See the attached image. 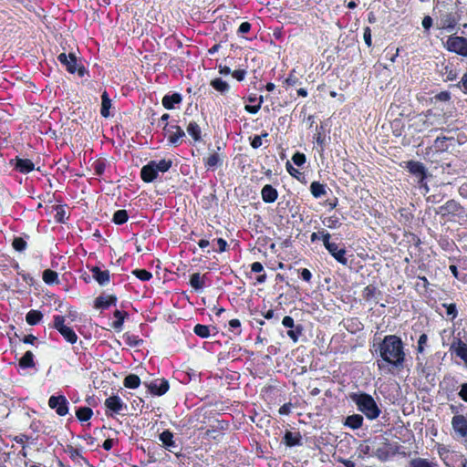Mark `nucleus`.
Returning <instances> with one entry per match:
<instances>
[{"mask_svg":"<svg viewBox=\"0 0 467 467\" xmlns=\"http://www.w3.org/2000/svg\"><path fill=\"white\" fill-rule=\"evenodd\" d=\"M379 351L382 358V361L377 362L379 369L384 368L385 365L383 362L389 363L395 368L403 367L405 353L402 341L399 337L395 335L386 336L379 344Z\"/></svg>","mask_w":467,"mask_h":467,"instance_id":"1","label":"nucleus"},{"mask_svg":"<svg viewBox=\"0 0 467 467\" xmlns=\"http://www.w3.org/2000/svg\"><path fill=\"white\" fill-rule=\"evenodd\" d=\"M350 398L358 406V410L364 413L368 420H375L379 416L380 410L370 395L366 393H354Z\"/></svg>","mask_w":467,"mask_h":467,"instance_id":"2","label":"nucleus"},{"mask_svg":"<svg viewBox=\"0 0 467 467\" xmlns=\"http://www.w3.org/2000/svg\"><path fill=\"white\" fill-rule=\"evenodd\" d=\"M172 165L171 160L151 161L143 166L140 171V177L145 182H151L158 176V172H166Z\"/></svg>","mask_w":467,"mask_h":467,"instance_id":"3","label":"nucleus"},{"mask_svg":"<svg viewBox=\"0 0 467 467\" xmlns=\"http://www.w3.org/2000/svg\"><path fill=\"white\" fill-rule=\"evenodd\" d=\"M322 240L325 247L328 250L331 255L340 264L346 265L348 259L345 256L346 249L344 246H339L337 244L330 241V235H311V241Z\"/></svg>","mask_w":467,"mask_h":467,"instance_id":"4","label":"nucleus"},{"mask_svg":"<svg viewBox=\"0 0 467 467\" xmlns=\"http://www.w3.org/2000/svg\"><path fill=\"white\" fill-rule=\"evenodd\" d=\"M447 50L467 57V38L458 36H451L445 43Z\"/></svg>","mask_w":467,"mask_h":467,"instance_id":"5","label":"nucleus"},{"mask_svg":"<svg viewBox=\"0 0 467 467\" xmlns=\"http://www.w3.org/2000/svg\"><path fill=\"white\" fill-rule=\"evenodd\" d=\"M451 427L458 438L467 441V418L465 416H453L451 419Z\"/></svg>","mask_w":467,"mask_h":467,"instance_id":"6","label":"nucleus"},{"mask_svg":"<svg viewBox=\"0 0 467 467\" xmlns=\"http://www.w3.org/2000/svg\"><path fill=\"white\" fill-rule=\"evenodd\" d=\"M48 406L56 410L59 416H65L68 412L67 400L65 396H51L48 400Z\"/></svg>","mask_w":467,"mask_h":467,"instance_id":"7","label":"nucleus"},{"mask_svg":"<svg viewBox=\"0 0 467 467\" xmlns=\"http://www.w3.org/2000/svg\"><path fill=\"white\" fill-rule=\"evenodd\" d=\"M458 23V17L455 13L443 12L440 14L439 25L440 28L452 31Z\"/></svg>","mask_w":467,"mask_h":467,"instance_id":"8","label":"nucleus"},{"mask_svg":"<svg viewBox=\"0 0 467 467\" xmlns=\"http://www.w3.org/2000/svg\"><path fill=\"white\" fill-rule=\"evenodd\" d=\"M164 131L168 136V140L172 145H177L181 141V140L185 137L184 130L180 126H171L168 127V124L165 123Z\"/></svg>","mask_w":467,"mask_h":467,"instance_id":"9","label":"nucleus"},{"mask_svg":"<svg viewBox=\"0 0 467 467\" xmlns=\"http://www.w3.org/2000/svg\"><path fill=\"white\" fill-rule=\"evenodd\" d=\"M57 59L66 67L68 72L74 73L77 71V57L74 54L67 55L66 53H61L58 55Z\"/></svg>","mask_w":467,"mask_h":467,"instance_id":"10","label":"nucleus"},{"mask_svg":"<svg viewBox=\"0 0 467 467\" xmlns=\"http://www.w3.org/2000/svg\"><path fill=\"white\" fill-rule=\"evenodd\" d=\"M467 365V345L460 338L454 339L450 348Z\"/></svg>","mask_w":467,"mask_h":467,"instance_id":"11","label":"nucleus"},{"mask_svg":"<svg viewBox=\"0 0 467 467\" xmlns=\"http://www.w3.org/2000/svg\"><path fill=\"white\" fill-rule=\"evenodd\" d=\"M407 168L410 172L414 174L419 178V182L422 184L425 176H426V169L424 165L419 161H409L407 164Z\"/></svg>","mask_w":467,"mask_h":467,"instance_id":"12","label":"nucleus"},{"mask_svg":"<svg viewBox=\"0 0 467 467\" xmlns=\"http://www.w3.org/2000/svg\"><path fill=\"white\" fill-rule=\"evenodd\" d=\"M440 73L445 81L454 80L458 76L457 69L452 65L445 63L441 64Z\"/></svg>","mask_w":467,"mask_h":467,"instance_id":"13","label":"nucleus"},{"mask_svg":"<svg viewBox=\"0 0 467 467\" xmlns=\"http://www.w3.org/2000/svg\"><path fill=\"white\" fill-rule=\"evenodd\" d=\"M93 278L100 285H106L109 282V272L108 270L101 271L99 267L94 266L91 269Z\"/></svg>","mask_w":467,"mask_h":467,"instance_id":"14","label":"nucleus"},{"mask_svg":"<svg viewBox=\"0 0 467 467\" xmlns=\"http://www.w3.org/2000/svg\"><path fill=\"white\" fill-rule=\"evenodd\" d=\"M262 199L265 202H274L278 196L277 191L270 184H266L261 191Z\"/></svg>","mask_w":467,"mask_h":467,"instance_id":"15","label":"nucleus"},{"mask_svg":"<svg viewBox=\"0 0 467 467\" xmlns=\"http://www.w3.org/2000/svg\"><path fill=\"white\" fill-rule=\"evenodd\" d=\"M105 405L116 413H119L123 408V403L118 396H110L106 399Z\"/></svg>","mask_w":467,"mask_h":467,"instance_id":"16","label":"nucleus"},{"mask_svg":"<svg viewBox=\"0 0 467 467\" xmlns=\"http://www.w3.org/2000/svg\"><path fill=\"white\" fill-rule=\"evenodd\" d=\"M16 168L22 173H27L35 169V165L28 159L16 158Z\"/></svg>","mask_w":467,"mask_h":467,"instance_id":"17","label":"nucleus"},{"mask_svg":"<svg viewBox=\"0 0 467 467\" xmlns=\"http://www.w3.org/2000/svg\"><path fill=\"white\" fill-rule=\"evenodd\" d=\"M149 389L151 393L161 396L165 394L169 389V382L165 379H161L160 384L150 383Z\"/></svg>","mask_w":467,"mask_h":467,"instance_id":"18","label":"nucleus"},{"mask_svg":"<svg viewBox=\"0 0 467 467\" xmlns=\"http://www.w3.org/2000/svg\"><path fill=\"white\" fill-rule=\"evenodd\" d=\"M182 102V96L179 93H173L172 95H166L162 99V105L167 109L174 108V104Z\"/></svg>","mask_w":467,"mask_h":467,"instance_id":"19","label":"nucleus"},{"mask_svg":"<svg viewBox=\"0 0 467 467\" xmlns=\"http://www.w3.org/2000/svg\"><path fill=\"white\" fill-rule=\"evenodd\" d=\"M363 417L359 414H353L348 416L345 420L344 424L352 430H357L362 426Z\"/></svg>","mask_w":467,"mask_h":467,"instance_id":"20","label":"nucleus"},{"mask_svg":"<svg viewBox=\"0 0 467 467\" xmlns=\"http://www.w3.org/2000/svg\"><path fill=\"white\" fill-rule=\"evenodd\" d=\"M117 298L115 296L109 295L107 296H99L96 298L95 301V307L96 308H107L111 304H115Z\"/></svg>","mask_w":467,"mask_h":467,"instance_id":"21","label":"nucleus"},{"mask_svg":"<svg viewBox=\"0 0 467 467\" xmlns=\"http://www.w3.org/2000/svg\"><path fill=\"white\" fill-rule=\"evenodd\" d=\"M160 440L162 444L170 451L171 448L175 447V442L173 441V434L170 431H165L160 434Z\"/></svg>","mask_w":467,"mask_h":467,"instance_id":"22","label":"nucleus"},{"mask_svg":"<svg viewBox=\"0 0 467 467\" xmlns=\"http://www.w3.org/2000/svg\"><path fill=\"white\" fill-rule=\"evenodd\" d=\"M459 209V204L455 202V201H449L445 203V205L443 206H441L439 208V213L441 214L442 216L448 214V213H455L457 212V210Z\"/></svg>","mask_w":467,"mask_h":467,"instance_id":"23","label":"nucleus"},{"mask_svg":"<svg viewBox=\"0 0 467 467\" xmlns=\"http://www.w3.org/2000/svg\"><path fill=\"white\" fill-rule=\"evenodd\" d=\"M285 443L286 446H295L300 444L301 436L299 433H293L286 431L284 437Z\"/></svg>","mask_w":467,"mask_h":467,"instance_id":"24","label":"nucleus"},{"mask_svg":"<svg viewBox=\"0 0 467 467\" xmlns=\"http://www.w3.org/2000/svg\"><path fill=\"white\" fill-rule=\"evenodd\" d=\"M54 212V218L58 223H64L65 219L67 218V212L62 205L52 206Z\"/></svg>","mask_w":467,"mask_h":467,"instance_id":"25","label":"nucleus"},{"mask_svg":"<svg viewBox=\"0 0 467 467\" xmlns=\"http://www.w3.org/2000/svg\"><path fill=\"white\" fill-rule=\"evenodd\" d=\"M19 366L23 368H33L35 366L34 355L31 351H26L19 360Z\"/></svg>","mask_w":467,"mask_h":467,"instance_id":"26","label":"nucleus"},{"mask_svg":"<svg viewBox=\"0 0 467 467\" xmlns=\"http://www.w3.org/2000/svg\"><path fill=\"white\" fill-rule=\"evenodd\" d=\"M203 278L204 275L202 276L199 273L192 274L190 278L192 287L196 291L201 290L203 286Z\"/></svg>","mask_w":467,"mask_h":467,"instance_id":"27","label":"nucleus"},{"mask_svg":"<svg viewBox=\"0 0 467 467\" xmlns=\"http://www.w3.org/2000/svg\"><path fill=\"white\" fill-rule=\"evenodd\" d=\"M310 191L314 197L320 198L326 194V187L318 182H313L310 185Z\"/></svg>","mask_w":467,"mask_h":467,"instance_id":"28","label":"nucleus"},{"mask_svg":"<svg viewBox=\"0 0 467 467\" xmlns=\"http://www.w3.org/2000/svg\"><path fill=\"white\" fill-rule=\"evenodd\" d=\"M59 333L64 337V338L71 343V344H74L77 342L78 340V336L76 335V333L73 331L72 328H70L69 327H62V329L59 331Z\"/></svg>","mask_w":467,"mask_h":467,"instance_id":"29","label":"nucleus"},{"mask_svg":"<svg viewBox=\"0 0 467 467\" xmlns=\"http://www.w3.org/2000/svg\"><path fill=\"white\" fill-rule=\"evenodd\" d=\"M101 99H102V102H101L100 113L103 117L107 118L109 116V109L111 106V100L109 99L108 93L106 91H104L102 93Z\"/></svg>","mask_w":467,"mask_h":467,"instance_id":"30","label":"nucleus"},{"mask_svg":"<svg viewBox=\"0 0 467 467\" xmlns=\"http://www.w3.org/2000/svg\"><path fill=\"white\" fill-rule=\"evenodd\" d=\"M43 317V315L40 311L37 310H30L26 316V320L27 324L33 326L37 324Z\"/></svg>","mask_w":467,"mask_h":467,"instance_id":"31","label":"nucleus"},{"mask_svg":"<svg viewBox=\"0 0 467 467\" xmlns=\"http://www.w3.org/2000/svg\"><path fill=\"white\" fill-rule=\"evenodd\" d=\"M140 379L135 374H130L124 379V386L129 389H136L140 386Z\"/></svg>","mask_w":467,"mask_h":467,"instance_id":"32","label":"nucleus"},{"mask_svg":"<svg viewBox=\"0 0 467 467\" xmlns=\"http://www.w3.org/2000/svg\"><path fill=\"white\" fill-rule=\"evenodd\" d=\"M187 131L195 141L201 140V128L196 122H190L187 126Z\"/></svg>","mask_w":467,"mask_h":467,"instance_id":"33","label":"nucleus"},{"mask_svg":"<svg viewBox=\"0 0 467 467\" xmlns=\"http://www.w3.org/2000/svg\"><path fill=\"white\" fill-rule=\"evenodd\" d=\"M93 414V411L88 407H81L76 411V416L80 421L88 420Z\"/></svg>","mask_w":467,"mask_h":467,"instance_id":"34","label":"nucleus"},{"mask_svg":"<svg viewBox=\"0 0 467 467\" xmlns=\"http://www.w3.org/2000/svg\"><path fill=\"white\" fill-rule=\"evenodd\" d=\"M43 280L48 285L57 284L58 283L57 273L53 270L47 269L43 272Z\"/></svg>","mask_w":467,"mask_h":467,"instance_id":"35","label":"nucleus"},{"mask_svg":"<svg viewBox=\"0 0 467 467\" xmlns=\"http://www.w3.org/2000/svg\"><path fill=\"white\" fill-rule=\"evenodd\" d=\"M411 467H437L436 463L429 462L427 459L416 458L410 462Z\"/></svg>","mask_w":467,"mask_h":467,"instance_id":"36","label":"nucleus"},{"mask_svg":"<svg viewBox=\"0 0 467 467\" xmlns=\"http://www.w3.org/2000/svg\"><path fill=\"white\" fill-rule=\"evenodd\" d=\"M221 158L218 153H213L204 160L205 166L213 169L221 163Z\"/></svg>","mask_w":467,"mask_h":467,"instance_id":"37","label":"nucleus"},{"mask_svg":"<svg viewBox=\"0 0 467 467\" xmlns=\"http://www.w3.org/2000/svg\"><path fill=\"white\" fill-rule=\"evenodd\" d=\"M212 87L221 93L228 91L229 85L221 78H215L211 82Z\"/></svg>","mask_w":467,"mask_h":467,"instance_id":"38","label":"nucleus"},{"mask_svg":"<svg viewBox=\"0 0 467 467\" xmlns=\"http://www.w3.org/2000/svg\"><path fill=\"white\" fill-rule=\"evenodd\" d=\"M127 316L126 312H121L119 310H116L114 312V317L117 318L116 321L112 323V327L114 329L119 330L123 325V321Z\"/></svg>","mask_w":467,"mask_h":467,"instance_id":"39","label":"nucleus"},{"mask_svg":"<svg viewBox=\"0 0 467 467\" xmlns=\"http://www.w3.org/2000/svg\"><path fill=\"white\" fill-rule=\"evenodd\" d=\"M129 216L126 210H119L113 214V222L116 224H122L127 222Z\"/></svg>","mask_w":467,"mask_h":467,"instance_id":"40","label":"nucleus"},{"mask_svg":"<svg viewBox=\"0 0 467 467\" xmlns=\"http://www.w3.org/2000/svg\"><path fill=\"white\" fill-rule=\"evenodd\" d=\"M193 331L197 336L202 338L208 337L210 336V329L207 326L204 325H196L193 328Z\"/></svg>","mask_w":467,"mask_h":467,"instance_id":"41","label":"nucleus"},{"mask_svg":"<svg viewBox=\"0 0 467 467\" xmlns=\"http://www.w3.org/2000/svg\"><path fill=\"white\" fill-rule=\"evenodd\" d=\"M132 274L142 281L150 280L152 277L151 273L144 269L133 270Z\"/></svg>","mask_w":467,"mask_h":467,"instance_id":"42","label":"nucleus"},{"mask_svg":"<svg viewBox=\"0 0 467 467\" xmlns=\"http://www.w3.org/2000/svg\"><path fill=\"white\" fill-rule=\"evenodd\" d=\"M12 245L15 250L22 252L26 248V242L23 238L17 237L13 240Z\"/></svg>","mask_w":467,"mask_h":467,"instance_id":"43","label":"nucleus"},{"mask_svg":"<svg viewBox=\"0 0 467 467\" xmlns=\"http://www.w3.org/2000/svg\"><path fill=\"white\" fill-rule=\"evenodd\" d=\"M302 333V327L297 326L295 330L291 329L287 331V336L296 343L298 340V335Z\"/></svg>","mask_w":467,"mask_h":467,"instance_id":"44","label":"nucleus"},{"mask_svg":"<svg viewBox=\"0 0 467 467\" xmlns=\"http://www.w3.org/2000/svg\"><path fill=\"white\" fill-rule=\"evenodd\" d=\"M65 325V317L63 316H56L54 317V327L57 328L58 331L62 329V327H66Z\"/></svg>","mask_w":467,"mask_h":467,"instance_id":"45","label":"nucleus"},{"mask_svg":"<svg viewBox=\"0 0 467 467\" xmlns=\"http://www.w3.org/2000/svg\"><path fill=\"white\" fill-rule=\"evenodd\" d=\"M292 161H294V163L296 165L301 166V165H303L306 162V156L303 153L296 152L292 157Z\"/></svg>","mask_w":467,"mask_h":467,"instance_id":"46","label":"nucleus"},{"mask_svg":"<svg viewBox=\"0 0 467 467\" xmlns=\"http://www.w3.org/2000/svg\"><path fill=\"white\" fill-rule=\"evenodd\" d=\"M444 307H446V314L448 316H451L452 318H454L457 315V309H456V306L454 304H444L443 305Z\"/></svg>","mask_w":467,"mask_h":467,"instance_id":"47","label":"nucleus"},{"mask_svg":"<svg viewBox=\"0 0 467 467\" xmlns=\"http://www.w3.org/2000/svg\"><path fill=\"white\" fill-rule=\"evenodd\" d=\"M232 75L238 81H242L244 78L245 75H246V71L244 69H238V70H234L232 73Z\"/></svg>","mask_w":467,"mask_h":467,"instance_id":"48","label":"nucleus"},{"mask_svg":"<svg viewBox=\"0 0 467 467\" xmlns=\"http://www.w3.org/2000/svg\"><path fill=\"white\" fill-rule=\"evenodd\" d=\"M427 339H428L427 335H425V334L420 335V337L418 340V351L419 352H420V353L423 352V349H424L423 346L426 344Z\"/></svg>","mask_w":467,"mask_h":467,"instance_id":"49","label":"nucleus"},{"mask_svg":"<svg viewBox=\"0 0 467 467\" xmlns=\"http://www.w3.org/2000/svg\"><path fill=\"white\" fill-rule=\"evenodd\" d=\"M125 339L127 344L130 347H136L141 342V340L135 339L132 336L130 335L125 336Z\"/></svg>","mask_w":467,"mask_h":467,"instance_id":"50","label":"nucleus"},{"mask_svg":"<svg viewBox=\"0 0 467 467\" xmlns=\"http://www.w3.org/2000/svg\"><path fill=\"white\" fill-rule=\"evenodd\" d=\"M364 40L368 47L371 46V31L369 27H366L363 35Z\"/></svg>","mask_w":467,"mask_h":467,"instance_id":"51","label":"nucleus"},{"mask_svg":"<svg viewBox=\"0 0 467 467\" xmlns=\"http://www.w3.org/2000/svg\"><path fill=\"white\" fill-rule=\"evenodd\" d=\"M282 324L285 327L292 328L294 327V319L289 316H285L282 320Z\"/></svg>","mask_w":467,"mask_h":467,"instance_id":"52","label":"nucleus"},{"mask_svg":"<svg viewBox=\"0 0 467 467\" xmlns=\"http://www.w3.org/2000/svg\"><path fill=\"white\" fill-rule=\"evenodd\" d=\"M316 140H317V143L320 146V151H323L324 144H325V137L322 136L321 132H318L316 135Z\"/></svg>","mask_w":467,"mask_h":467,"instance_id":"53","label":"nucleus"},{"mask_svg":"<svg viewBox=\"0 0 467 467\" xmlns=\"http://www.w3.org/2000/svg\"><path fill=\"white\" fill-rule=\"evenodd\" d=\"M251 270L254 273H260L264 270V266L260 262H254L251 265Z\"/></svg>","mask_w":467,"mask_h":467,"instance_id":"54","label":"nucleus"},{"mask_svg":"<svg viewBox=\"0 0 467 467\" xmlns=\"http://www.w3.org/2000/svg\"><path fill=\"white\" fill-rule=\"evenodd\" d=\"M459 396L467 402V383L462 385Z\"/></svg>","mask_w":467,"mask_h":467,"instance_id":"55","label":"nucleus"},{"mask_svg":"<svg viewBox=\"0 0 467 467\" xmlns=\"http://www.w3.org/2000/svg\"><path fill=\"white\" fill-rule=\"evenodd\" d=\"M301 276L302 278L306 281V282H309L311 280V277H312V274L311 272L306 269V268H304L302 271H301Z\"/></svg>","mask_w":467,"mask_h":467,"instance_id":"56","label":"nucleus"},{"mask_svg":"<svg viewBox=\"0 0 467 467\" xmlns=\"http://www.w3.org/2000/svg\"><path fill=\"white\" fill-rule=\"evenodd\" d=\"M288 86H295L298 82V78L291 73L289 77L285 81Z\"/></svg>","mask_w":467,"mask_h":467,"instance_id":"57","label":"nucleus"},{"mask_svg":"<svg viewBox=\"0 0 467 467\" xmlns=\"http://www.w3.org/2000/svg\"><path fill=\"white\" fill-rule=\"evenodd\" d=\"M262 145V138L260 136H254L252 142H251V146L254 148V149H257L259 148L260 146Z\"/></svg>","mask_w":467,"mask_h":467,"instance_id":"58","label":"nucleus"},{"mask_svg":"<svg viewBox=\"0 0 467 467\" xmlns=\"http://www.w3.org/2000/svg\"><path fill=\"white\" fill-rule=\"evenodd\" d=\"M432 25V19L431 16H425L422 20V26L424 29L429 30Z\"/></svg>","mask_w":467,"mask_h":467,"instance_id":"59","label":"nucleus"},{"mask_svg":"<svg viewBox=\"0 0 467 467\" xmlns=\"http://www.w3.org/2000/svg\"><path fill=\"white\" fill-rule=\"evenodd\" d=\"M250 28L251 25L248 22H244L239 26V32L244 34L249 32Z\"/></svg>","mask_w":467,"mask_h":467,"instance_id":"60","label":"nucleus"},{"mask_svg":"<svg viewBox=\"0 0 467 467\" xmlns=\"http://www.w3.org/2000/svg\"><path fill=\"white\" fill-rule=\"evenodd\" d=\"M286 170L292 176L295 177H296V174L299 173V171L296 168H294L289 161L286 162Z\"/></svg>","mask_w":467,"mask_h":467,"instance_id":"61","label":"nucleus"},{"mask_svg":"<svg viewBox=\"0 0 467 467\" xmlns=\"http://www.w3.org/2000/svg\"><path fill=\"white\" fill-rule=\"evenodd\" d=\"M218 245H219V252H224L226 250L227 243L223 238H218L216 240Z\"/></svg>","mask_w":467,"mask_h":467,"instance_id":"62","label":"nucleus"},{"mask_svg":"<svg viewBox=\"0 0 467 467\" xmlns=\"http://www.w3.org/2000/svg\"><path fill=\"white\" fill-rule=\"evenodd\" d=\"M450 98L451 96L449 92H441L436 96V99L441 101H447L450 99Z\"/></svg>","mask_w":467,"mask_h":467,"instance_id":"63","label":"nucleus"},{"mask_svg":"<svg viewBox=\"0 0 467 467\" xmlns=\"http://www.w3.org/2000/svg\"><path fill=\"white\" fill-rule=\"evenodd\" d=\"M460 84H462L464 92L467 93V71L463 74Z\"/></svg>","mask_w":467,"mask_h":467,"instance_id":"64","label":"nucleus"}]
</instances>
